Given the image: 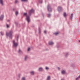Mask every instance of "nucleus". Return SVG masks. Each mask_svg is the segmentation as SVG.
<instances>
[{
  "instance_id": "nucleus-1",
  "label": "nucleus",
  "mask_w": 80,
  "mask_h": 80,
  "mask_svg": "<svg viewBox=\"0 0 80 80\" xmlns=\"http://www.w3.org/2000/svg\"><path fill=\"white\" fill-rule=\"evenodd\" d=\"M13 34V31L12 30L10 31L8 33L7 32H6V35L7 37H9L11 39H12V35Z\"/></svg>"
},
{
  "instance_id": "nucleus-11",
  "label": "nucleus",
  "mask_w": 80,
  "mask_h": 80,
  "mask_svg": "<svg viewBox=\"0 0 80 80\" xmlns=\"http://www.w3.org/2000/svg\"><path fill=\"white\" fill-rule=\"evenodd\" d=\"M69 55V52H67L65 53V57H68V56Z\"/></svg>"
},
{
  "instance_id": "nucleus-41",
  "label": "nucleus",
  "mask_w": 80,
  "mask_h": 80,
  "mask_svg": "<svg viewBox=\"0 0 80 80\" xmlns=\"http://www.w3.org/2000/svg\"><path fill=\"white\" fill-rule=\"evenodd\" d=\"M79 42H80V40L79 41Z\"/></svg>"
},
{
  "instance_id": "nucleus-14",
  "label": "nucleus",
  "mask_w": 80,
  "mask_h": 80,
  "mask_svg": "<svg viewBox=\"0 0 80 80\" xmlns=\"http://www.w3.org/2000/svg\"><path fill=\"white\" fill-rule=\"evenodd\" d=\"M71 66L72 67H73V68H75V65L74 64H72Z\"/></svg>"
},
{
  "instance_id": "nucleus-38",
  "label": "nucleus",
  "mask_w": 80,
  "mask_h": 80,
  "mask_svg": "<svg viewBox=\"0 0 80 80\" xmlns=\"http://www.w3.org/2000/svg\"><path fill=\"white\" fill-rule=\"evenodd\" d=\"M78 78H80V75L78 77Z\"/></svg>"
},
{
  "instance_id": "nucleus-13",
  "label": "nucleus",
  "mask_w": 80,
  "mask_h": 80,
  "mask_svg": "<svg viewBox=\"0 0 80 80\" xmlns=\"http://www.w3.org/2000/svg\"><path fill=\"white\" fill-rule=\"evenodd\" d=\"M27 58H28V56H26L24 58L25 61H27Z\"/></svg>"
},
{
  "instance_id": "nucleus-17",
  "label": "nucleus",
  "mask_w": 80,
  "mask_h": 80,
  "mask_svg": "<svg viewBox=\"0 0 80 80\" xmlns=\"http://www.w3.org/2000/svg\"><path fill=\"white\" fill-rule=\"evenodd\" d=\"M47 80H50V76H48L47 78Z\"/></svg>"
},
{
  "instance_id": "nucleus-23",
  "label": "nucleus",
  "mask_w": 80,
  "mask_h": 80,
  "mask_svg": "<svg viewBox=\"0 0 80 80\" xmlns=\"http://www.w3.org/2000/svg\"><path fill=\"white\" fill-rule=\"evenodd\" d=\"M45 70H49V68L48 67H46L45 68Z\"/></svg>"
},
{
  "instance_id": "nucleus-40",
  "label": "nucleus",
  "mask_w": 80,
  "mask_h": 80,
  "mask_svg": "<svg viewBox=\"0 0 80 80\" xmlns=\"http://www.w3.org/2000/svg\"><path fill=\"white\" fill-rule=\"evenodd\" d=\"M13 11H14L15 10V9H13Z\"/></svg>"
},
{
  "instance_id": "nucleus-21",
  "label": "nucleus",
  "mask_w": 80,
  "mask_h": 80,
  "mask_svg": "<svg viewBox=\"0 0 80 80\" xmlns=\"http://www.w3.org/2000/svg\"><path fill=\"white\" fill-rule=\"evenodd\" d=\"M18 11H16L15 12L16 15H18Z\"/></svg>"
},
{
  "instance_id": "nucleus-34",
  "label": "nucleus",
  "mask_w": 80,
  "mask_h": 80,
  "mask_svg": "<svg viewBox=\"0 0 80 80\" xmlns=\"http://www.w3.org/2000/svg\"><path fill=\"white\" fill-rule=\"evenodd\" d=\"M14 23H15V24H16V25H17V22H14Z\"/></svg>"
},
{
  "instance_id": "nucleus-19",
  "label": "nucleus",
  "mask_w": 80,
  "mask_h": 80,
  "mask_svg": "<svg viewBox=\"0 0 80 80\" xmlns=\"http://www.w3.org/2000/svg\"><path fill=\"white\" fill-rule=\"evenodd\" d=\"M63 16H64V17H66V13L64 12L63 14Z\"/></svg>"
},
{
  "instance_id": "nucleus-27",
  "label": "nucleus",
  "mask_w": 80,
  "mask_h": 80,
  "mask_svg": "<svg viewBox=\"0 0 80 80\" xmlns=\"http://www.w3.org/2000/svg\"><path fill=\"white\" fill-rule=\"evenodd\" d=\"M16 40H17V41H18V35L17 36V38Z\"/></svg>"
},
{
  "instance_id": "nucleus-2",
  "label": "nucleus",
  "mask_w": 80,
  "mask_h": 80,
  "mask_svg": "<svg viewBox=\"0 0 80 80\" xmlns=\"http://www.w3.org/2000/svg\"><path fill=\"white\" fill-rule=\"evenodd\" d=\"M27 13H23V15L24 16H26V20L27 21V22H30V16H27Z\"/></svg>"
},
{
  "instance_id": "nucleus-10",
  "label": "nucleus",
  "mask_w": 80,
  "mask_h": 80,
  "mask_svg": "<svg viewBox=\"0 0 80 80\" xmlns=\"http://www.w3.org/2000/svg\"><path fill=\"white\" fill-rule=\"evenodd\" d=\"M53 42L52 41H49V45H53Z\"/></svg>"
},
{
  "instance_id": "nucleus-32",
  "label": "nucleus",
  "mask_w": 80,
  "mask_h": 80,
  "mask_svg": "<svg viewBox=\"0 0 80 80\" xmlns=\"http://www.w3.org/2000/svg\"><path fill=\"white\" fill-rule=\"evenodd\" d=\"M7 28H9V26L8 24H7Z\"/></svg>"
},
{
  "instance_id": "nucleus-9",
  "label": "nucleus",
  "mask_w": 80,
  "mask_h": 80,
  "mask_svg": "<svg viewBox=\"0 0 80 80\" xmlns=\"http://www.w3.org/2000/svg\"><path fill=\"white\" fill-rule=\"evenodd\" d=\"M0 4L1 5L3 6V0H0Z\"/></svg>"
},
{
  "instance_id": "nucleus-16",
  "label": "nucleus",
  "mask_w": 80,
  "mask_h": 80,
  "mask_svg": "<svg viewBox=\"0 0 80 80\" xmlns=\"http://www.w3.org/2000/svg\"><path fill=\"white\" fill-rule=\"evenodd\" d=\"M30 74L31 75H34V72L33 71H32L30 72Z\"/></svg>"
},
{
  "instance_id": "nucleus-18",
  "label": "nucleus",
  "mask_w": 80,
  "mask_h": 80,
  "mask_svg": "<svg viewBox=\"0 0 80 80\" xmlns=\"http://www.w3.org/2000/svg\"><path fill=\"white\" fill-rule=\"evenodd\" d=\"M39 2L40 3H42L43 1L42 0H39Z\"/></svg>"
},
{
  "instance_id": "nucleus-31",
  "label": "nucleus",
  "mask_w": 80,
  "mask_h": 80,
  "mask_svg": "<svg viewBox=\"0 0 80 80\" xmlns=\"http://www.w3.org/2000/svg\"><path fill=\"white\" fill-rule=\"evenodd\" d=\"M44 33H45V34H47V31H44Z\"/></svg>"
},
{
  "instance_id": "nucleus-35",
  "label": "nucleus",
  "mask_w": 80,
  "mask_h": 80,
  "mask_svg": "<svg viewBox=\"0 0 80 80\" xmlns=\"http://www.w3.org/2000/svg\"><path fill=\"white\" fill-rule=\"evenodd\" d=\"M30 48H29L28 49V51H29V50H30Z\"/></svg>"
},
{
  "instance_id": "nucleus-5",
  "label": "nucleus",
  "mask_w": 80,
  "mask_h": 80,
  "mask_svg": "<svg viewBox=\"0 0 80 80\" xmlns=\"http://www.w3.org/2000/svg\"><path fill=\"white\" fill-rule=\"evenodd\" d=\"M58 10L59 12H60L62 11V8L60 6H59L58 8Z\"/></svg>"
},
{
  "instance_id": "nucleus-3",
  "label": "nucleus",
  "mask_w": 80,
  "mask_h": 80,
  "mask_svg": "<svg viewBox=\"0 0 80 80\" xmlns=\"http://www.w3.org/2000/svg\"><path fill=\"white\" fill-rule=\"evenodd\" d=\"M13 47H17L18 46V43L15 42V41L13 40L12 41Z\"/></svg>"
},
{
  "instance_id": "nucleus-20",
  "label": "nucleus",
  "mask_w": 80,
  "mask_h": 80,
  "mask_svg": "<svg viewBox=\"0 0 80 80\" xmlns=\"http://www.w3.org/2000/svg\"><path fill=\"white\" fill-rule=\"evenodd\" d=\"M0 33L1 35H4V33L3 32H1Z\"/></svg>"
},
{
  "instance_id": "nucleus-28",
  "label": "nucleus",
  "mask_w": 80,
  "mask_h": 80,
  "mask_svg": "<svg viewBox=\"0 0 80 80\" xmlns=\"http://www.w3.org/2000/svg\"><path fill=\"white\" fill-rule=\"evenodd\" d=\"M15 3H18V1H17V0H15Z\"/></svg>"
},
{
  "instance_id": "nucleus-12",
  "label": "nucleus",
  "mask_w": 80,
  "mask_h": 80,
  "mask_svg": "<svg viewBox=\"0 0 80 80\" xmlns=\"http://www.w3.org/2000/svg\"><path fill=\"white\" fill-rule=\"evenodd\" d=\"M73 14L72 13L71 14L70 16V18L71 20H72V19H73Z\"/></svg>"
},
{
  "instance_id": "nucleus-25",
  "label": "nucleus",
  "mask_w": 80,
  "mask_h": 80,
  "mask_svg": "<svg viewBox=\"0 0 80 80\" xmlns=\"http://www.w3.org/2000/svg\"><path fill=\"white\" fill-rule=\"evenodd\" d=\"M21 52H22V51H21V50L19 49L18 51V52L20 53H21Z\"/></svg>"
},
{
  "instance_id": "nucleus-36",
  "label": "nucleus",
  "mask_w": 80,
  "mask_h": 80,
  "mask_svg": "<svg viewBox=\"0 0 80 80\" xmlns=\"http://www.w3.org/2000/svg\"><path fill=\"white\" fill-rule=\"evenodd\" d=\"M79 80V79H78V78H76V80Z\"/></svg>"
},
{
  "instance_id": "nucleus-8",
  "label": "nucleus",
  "mask_w": 80,
  "mask_h": 80,
  "mask_svg": "<svg viewBox=\"0 0 80 80\" xmlns=\"http://www.w3.org/2000/svg\"><path fill=\"white\" fill-rule=\"evenodd\" d=\"M3 19V15H2L0 16V20L2 21Z\"/></svg>"
},
{
  "instance_id": "nucleus-4",
  "label": "nucleus",
  "mask_w": 80,
  "mask_h": 80,
  "mask_svg": "<svg viewBox=\"0 0 80 80\" xmlns=\"http://www.w3.org/2000/svg\"><path fill=\"white\" fill-rule=\"evenodd\" d=\"M48 10V12H51L52 9H51V8L50 7V5L48 4V5L47 7Z\"/></svg>"
},
{
  "instance_id": "nucleus-37",
  "label": "nucleus",
  "mask_w": 80,
  "mask_h": 80,
  "mask_svg": "<svg viewBox=\"0 0 80 80\" xmlns=\"http://www.w3.org/2000/svg\"><path fill=\"white\" fill-rule=\"evenodd\" d=\"M57 47L58 48L59 47V45H57Z\"/></svg>"
},
{
  "instance_id": "nucleus-39",
  "label": "nucleus",
  "mask_w": 80,
  "mask_h": 80,
  "mask_svg": "<svg viewBox=\"0 0 80 80\" xmlns=\"http://www.w3.org/2000/svg\"><path fill=\"white\" fill-rule=\"evenodd\" d=\"M9 21H10V20H7V22H9Z\"/></svg>"
},
{
  "instance_id": "nucleus-22",
  "label": "nucleus",
  "mask_w": 80,
  "mask_h": 80,
  "mask_svg": "<svg viewBox=\"0 0 80 80\" xmlns=\"http://www.w3.org/2000/svg\"><path fill=\"white\" fill-rule=\"evenodd\" d=\"M54 34L55 35H58V32H56L54 33Z\"/></svg>"
},
{
  "instance_id": "nucleus-7",
  "label": "nucleus",
  "mask_w": 80,
  "mask_h": 80,
  "mask_svg": "<svg viewBox=\"0 0 80 80\" xmlns=\"http://www.w3.org/2000/svg\"><path fill=\"white\" fill-rule=\"evenodd\" d=\"M61 73L62 75H65V74H66V71L64 70H62L61 71Z\"/></svg>"
},
{
  "instance_id": "nucleus-24",
  "label": "nucleus",
  "mask_w": 80,
  "mask_h": 80,
  "mask_svg": "<svg viewBox=\"0 0 80 80\" xmlns=\"http://www.w3.org/2000/svg\"><path fill=\"white\" fill-rule=\"evenodd\" d=\"M38 31H39V34H40V33H41V32L40 31V29L39 28Z\"/></svg>"
},
{
  "instance_id": "nucleus-15",
  "label": "nucleus",
  "mask_w": 80,
  "mask_h": 80,
  "mask_svg": "<svg viewBox=\"0 0 80 80\" xmlns=\"http://www.w3.org/2000/svg\"><path fill=\"white\" fill-rule=\"evenodd\" d=\"M42 70H43V68H39L38 69L39 71H42Z\"/></svg>"
},
{
  "instance_id": "nucleus-29",
  "label": "nucleus",
  "mask_w": 80,
  "mask_h": 80,
  "mask_svg": "<svg viewBox=\"0 0 80 80\" xmlns=\"http://www.w3.org/2000/svg\"><path fill=\"white\" fill-rule=\"evenodd\" d=\"M22 2H27V0H21Z\"/></svg>"
},
{
  "instance_id": "nucleus-33",
  "label": "nucleus",
  "mask_w": 80,
  "mask_h": 80,
  "mask_svg": "<svg viewBox=\"0 0 80 80\" xmlns=\"http://www.w3.org/2000/svg\"><path fill=\"white\" fill-rule=\"evenodd\" d=\"M22 80H25V78H22Z\"/></svg>"
},
{
  "instance_id": "nucleus-26",
  "label": "nucleus",
  "mask_w": 80,
  "mask_h": 80,
  "mask_svg": "<svg viewBox=\"0 0 80 80\" xmlns=\"http://www.w3.org/2000/svg\"><path fill=\"white\" fill-rule=\"evenodd\" d=\"M50 16H51V14H48V17H50Z\"/></svg>"
},
{
  "instance_id": "nucleus-6",
  "label": "nucleus",
  "mask_w": 80,
  "mask_h": 80,
  "mask_svg": "<svg viewBox=\"0 0 80 80\" xmlns=\"http://www.w3.org/2000/svg\"><path fill=\"white\" fill-rule=\"evenodd\" d=\"M34 12V10L33 9H31L30 10L29 12V15L30 16L31 15V14L32 13H33Z\"/></svg>"
},
{
  "instance_id": "nucleus-30",
  "label": "nucleus",
  "mask_w": 80,
  "mask_h": 80,
  "mask_svg": "<svg viewBox=\"0 0 80 80\" xmlns=\"http://www.w3.org/2000/svg\"><path fill=\"white\" fill-rule=\"evenodd\" d=\"M57 69H58V70H60V68L59 67L57 68Z\"/></svg>"
}]
</instances>
